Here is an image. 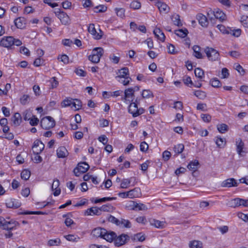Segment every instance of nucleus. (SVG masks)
Listing matches in <instances>:
<instances>
[{"label":"nucleus","instance_id":"nucleus-44","mask_svg":"<svg viewBox=\"0 0 248 248\" xmlns=\"http://www.w3.org/2000/svg\"><path fill=\"white\" fill-rule=\"evenodd\" d=\"M172 20L174 25L178 26H181L182 24L181 22L180 16L178 15H174L172 16Z\"/></svg>","mask_w":248,"mask_h":248},{"label":"nucleus","instance_id":"nucleus-5","mask_svg":"<svg viewBox=\"0 0 248 248\" xmlns=\"http://www.w3.org/2000/svg\"><path fill=\"white\" fill-rule=\"evenodd\" d=\"M89 165L86 162L78 163V167L74 170V173L77 176H79L81 173L86 172L89 169Z\"/></svg>","mask_w":248,"mask_h":248},{"label":"nucleus","instance_id":"nucleus-1","mask_svg":"<svg viewBox=\"0 0 248 248\" xmlns=\"http://www.w3.org/2000/svg\"><path fill=\"white\" fill-rule=\"evenodd\" d=\"M19 223L18 222L9 218L6 220L3 217L0 216V228L7 231H12L16 229V226Z\"/></svg>","mask_w":248,"mask_h":248},{"label":"nucleus","instance_id":"nucleus-22","mask_svg":"<svg viewBox=\"0 0 248 248\" xmlns=\"http://www.w3.org/2000/svg\"><path fill=\"white\" fill-rule=\"evenodd\" d=\"M15 24L17 28L23 29L26 25L25 20L24 18L18 17L15 20Z\"/></svg>","mask_w":248,"mask_h":248},{"label":"nucleus","instance_id":"nucleus-49","mask_svg":"<svg viewBox=\"0 0 248 248\" xmlns=\"http://www.w3.org/2000/svg\"><path fill=\"white\" fill-rule=\"evenodd\" d=\"M230 76V73L228 69L223 68L221 71V78L222 79L227 78Z\"/></svg>","mask_w":248,"mask_h":248},{"label":"nucleus","instance_id":"nucleus-14","mask_svg":"<svg viewBox=\"0 0 248 248\" xmlns=\"http://www.w3.org/2000/svg\"><path fill=\"white\" fill-rule=\"evenodd\" d=\"M57 16L62 24L64 25H67L70 23V18L64 12H60L57 15Z\"/></svg>","mask_w":248,"mask_h":248},{"label":"nucleus","instance_id":"nucleus-16","mask_svg":"<svg viewBox=\"0 0 248 248\" xmlns=\"http://www.w3.org/2000/svg\"><path fill=\"white\" fill-rule=\"evenodd\" d=\"M128 192L129 198L130 199L140 197L141 195V190L139 187H135L134 189L128 191Z\"/></svg>","mask_w":248,"mask_h":248},{"label":"nucleus","instance_id":"nucleus-19","mask_svg":"<svg viewBox=\"0 0 248 248\" xmlns=\"http://www.w3.org/2000/svg\"><path fill=\"white\" fill-rule=\"evenodd\" d=\"M235 145L237 153L239 155H242V153L243 152V150L244 147V143L240 138L236 139Z\"/></svg>","mask_w":248,"mask_h":248},{"label":"nucleus","instance_id":"nucleus-37","mask_svg":"<svg viewBox=\"0 0 248 248\" xmlns=\"http://www.w3.org/2000/svg\"><path fill=\"white\" fill-rule=\"evenodd\" d=\"M217 27L223 34H229L230 33L231 29L229 28H226L223 25H218Z\"/></svg>","mask_w":248,"mask_h":248},{"label":"nucleus","instance_id":"nucleus-29","mask_svg":"<svg viewBox=\"0 0 248 248\" xmlns=\"http://www.w3.org/2000/svg\"><path fill=\"white\" fill-rule=\"evenodd\" d=\"M189 247L190 248H202V243L200 241L194 240L189 242Z\"/></svg>","mask_w":248,"mask_h":248},{"label":"nucleus","instance_id":"nucleus-53","mask_svg":"<svg viewBox=\"0 0 248 248\" xmlns=\"http://www.w3.org/2000/svg\"><path fill=\"white\" fill-rule=\"evenodd\" d=\"M111 208L112 206L110 204H107L103 205L101 207L99 208V209L100 210V212L101 213L102 211L108 212L111 209Z\"/></svg>","mask_w":248,"mask_h":248},{"label":"nucleus","instance_id":"nucleus-57","mask_svg":"<svg viewBox=\"0 0 248 248\" xmlns=\"http://www.w3.org/2000/svg\"><path fill=\"white\" fill-rule=\"evenodd\" d=\"M130 80L131 78L129 77H126L118 78L119 81L123 83L124 85H127L129 83Z\"/></svg>","mask_w":248,"mask_h":248},{"label":"nucleus","instance_id":"nucleus-28","mask_svg":"<svg viewBox=\"0 0 248 248\" xmlns=\"http://www.w3.org/2000/svg\"><path fill=\"white\" fill-rule=\"evenodd\" d=\"M199 165V163L197 160H194L190 162L187 165V168L193 171H195L197 170L198 166Z\"/></svg>","mask_w":248,"mask_h":248},{"label":"nucleus","instance_id":"nucleus-21","mask_svg":"<svg viewBox=\"0 0 248 248\" xmlns=\"http://www.w3.org/2000/svg\"><path fill=\"white\" fill-rule=\"evenodd\" d=\"M117 237L116 233L113 232H108L106 230V232L102 238L105 239L108 242H111L114 240L115 238Z\"/></svg>","mask_w":248,"mask_h":248},{"label":"nucleus","instance_id":"nucleus-40","mask_svg":"<svg viewBox=\"0 0 248 248\" xmlns=\"http://www.w3.org/2000/svg\"><path fill=\"white\" fill-rule=\"evenodd\" d=\"M183 81L186 86L191 87L193 85V83L191 79V78L187 76H185L183 77Z\"/></svg>","mask_w":248,"mask_h":248},{"label":"nucleus","instance_id":"nucleus-11","mask_svg":"<svg viewBox=\"0 0 248 248\" xmlns=\"http://www.w3.org/2000/svg\"><path fill=\"white\" fill-rule=\"evenodd\" d=\"M5 204L7 208H18L21 206V203L20 202L13 198L7 199Z\"/></svg>","mask_w":248,"mask_h":248},{"label":"nucleus","instance_id":"nucleus-12","mask_svg":"<svg viewBox=\"0 0 248 248\" xmlns=\"http://www.w3.org/2000/svg\"><path fill=\"white\" fill-rule=\"evenodd\" d=\"M221 186L223 187L237 186V183L234 178L227 179L221 183Z\"/></svg>","mask_w":248,"mask_h":248},{"label":"nucleus","instance_id":"nucleus-6","mask_svg":"<svg viewBox=\"0 0 248 248\" xmlns=\"http://www.w3.org/2000/svg\"><path fill=\"white\" fill-rule=\"evenodd\" d=\"M88 31L93 36V37L96 40H99L101 38L103 33L100 30L97 31L95 28V26L93 24H90L88 28Z\"/></svg>","mask_w":248,"mask_h":248},{"label":"nucleus","instance_id":"nucleus-56","mask_svg":"<svg viewBox=\"0 0 248 248\" xmlns=\"http://www.w3.org/2000/svg\"><path fill=\"white\" fill-rule=\"evenodd\" d=\"M20 102L23 105H25L29 103L30 100V96L28 94H24L22 97L20 98Z\"/></svg>","mask_w":248,"mask_h":248},{"label":"nucleus","instance_id":"nucleus-61","mask_svg":"<svg viewBox=\"0 0 248 248\" xmlns=\"http://www.w3.org/2000/svg\"><path fill=\"white\" fill-rule=\"evenodd\" d=\"M149 148L148 144L145 141H142L140 144V150L142 152H145Z\"/></svg>","mask_w":248,"mask_h":248},{"label":"nucleus","instance_id":"nucleus-32","mask_svg":"<svg viewBox=\"0 0 248 248\" xmlns=\"http://www.w3.org/2000/svg\"><path fill=\"white\" fill-rule=\"evenodd\" d=\"M152 225L154 226L157 228H163L164 227V222L156 219H153L151 221Z\"/></svg>","mask_w":248,"mask_h":248},{"label":"nucleus","instance_id":"nucleus-24","mask_svg":"<svg viewBox=\"0 0 248 248\" xmlns=\"http://www.w3.org/2000/svg\"><path fill=\"white\" fill-rule=\"evenodd\" d=\"M198 19L199 23L202 27H207L208 25V21L206 17L202 14H199L198 15Z\"/></svg>","mask_w":248,"mask_h":248},{"label":"nucleus","instance_id":"nucleus-59","mask_svg":"<svg viewBox=\"0 0 248 248\" xmlns=\"http://www.w3.org/2000/svg\"><path fill=\"white\" fill-rule=\"evenodd\" d=\"M167 47L168 52L169 53L172 54L177 53L178 51L175 49V46L173 45L170 44L167 46Z\"/></svg>","mask_w":248,"mask_h":248},{"label":"nucleus","instance_id":"nucleus-27","mask_svg":"<svg viewBox=\"0 0 248 248\" xmlns=\"http://www.w3.org/2000/svg\"><path fill=\"white\" fill-rule=\"evenodd\" d=\"M129 70L127 67H124L120 69L118 73V76L116 77L118 78H124L128 76Z\"/></svg>","mask_w":248,"mask_h":248},{"label":"nucleus","instance_id":"nucleus-54","mask_svg":"<svg viewBox=\"0 0 248 248\" xmlns=\"http://www.w3.org/2000/svg\"><path fill=\"white\" fill-rule=\"evenodd\" d=\"M115 199H116V198H115V197H112V198L104 197L103 198L95 200L94 201V203H97L101 202H105L106 201H112V200H115Z\"/></svg>","mask_w":248,"mask_h":248},{"label":"nucleus","instance_id":"nucleus-33","mask_svg":"<svg viewBox=\"0 0 248 248\" xmlns=\"http://www.w3.org/2000/svg\"><path fill=\"white\" fill-rule=\"evenodd\" d=\"M82 107L81 102L78 99H73L72 108L75 110H79Z\"/></svg>","mask_w":248,"mask_h":248},{"label":"nucleus","instance_id":"nucleus-45","mask_svg":"<svg viewBox=\"0 0 248 248\" xmlns=\"http://www.w3.org/2000/svg\"><path fill=\"white\" fill-rule=\"evenodd\" d=\"M61 243V240L59 238H56L49 240L48 241L47 244L49 246H55L60 245Z\"/></svg>","mask_w":248,"mask_h":248},{"label":"nucleus","instance_id":"nucleus-26","mask_svg":"<svg viewBox=\"0 0 248 248\" xmlns=\"http://www.w3.org/2000/svg\"><path fill=\"white\" fill-rule=\"evenodd\" d=\"M138 106L135 103H131L128 108V112L131 113L134 117H136V114L138 110Z\"/></svg>","mask_w":248,"mask_h":248},{"label":"nucleus","instance_id":"nucleus-64","mask_svg":"<svg viewBox=\"0 0 248 248\" xmlns=\"http://www.w3.org/2000/svg\"><path fill=\"white\" fill-rule=\"evenodd\" d=\"M201 118L204 122L208 123L211 120V116L208 114H202L201 115Z\"/></svg>","mask_w":248,"mask_h":248},{"label":"nucleus","instance_id":"nucleus-62","mask_svg":"<svg viewBox=\"0 0 248 248\" xmlns=\"http://www.w3.org/2000/svg\"><path fill=\"white\" fill-rule=\"evenodd\" d=\"M121 222L122 225V226H121V227H125L128 228L131 227V223L130 221L128 220H125L121 218Z\"/></svg>","mask_w":248,"mask_h":248},{"label":"nucleus","instance_id":"nucleus-47","mask_svg":"<svg viewBox=\"0 0 248 248\" xmlns=\"http://www.w3.org/2000/svg\"><path fill=\"white\" fill-rule=\"evenodd\" d=\"M65 238L69 241L78 242L79 240V237L77 235L73 234H68L65 236Z\"/></svg>","mask_w":248,"mask_h":248},{"label":"nucleus","instance_id":"nucleus-13","mask_svg":"<svg viewBox=\"0 0 248 248\" xmlns=\"http://www.w3.org/2000/svg\"><path fill=\"white\" fill-rule=\"evenodd\" d=\"M129 238V236L126 234H122L114 239L115 245L116 246L119 247L125 244L126 240Z\"/></svg>","mask_w":248,"mask_h":248},{"label":"nucleus","instance_id":"nucleus-31","mask_svg":"<svg viewBox=\"0 0 248 248\" xmlns=\"http://www.w3.org/2000/svg\"><path fill=\"white\" fill-rule=\"evenodd\" d=\"M132 179V178H131L130 179H124L122 180L120 185V188L124 189L128 188L130 186Z\"/></svg>","mask_w":248,"mask_h":248},{"label":"nucleus","instance_id":"nucleus-39","mask_svg":"<svg viewBox=\"0 0 248 248\" xmlns=\"http://www.w3.org/2000/svg\"><path fill=\"white\" fill-rule=\"evenodd\" d=\"M194 73L195 76L200 79H202L204 77V72L200 68H196Z\"/></svg>","mask_w":248,"mask_h":248},{"label":"nucleus","instance_id":"nucleus-43","mask_svg":"<svg viewBox=\"0 0 248 248\" xmlns=\"http://www.w3.org/2000/svg\"><path fill=\"white\" fill-rule=\"evenodd\" d=\"M233 68L241 75H244L245 74V70L244 68L238 63H234Z\"/></svg>","mask_w":248,"mask_h":248},{"label":"nucleus","instance_id":"nucleus-2","mask_svg":"<svg viewBox=\"0 0 248 248\" xmlns=\"http://www.w3.org/2000/svg\"><path fill=\"white\" fill-rule=\"evenodd\" d=\"M104 53L101 47H95L92 50V54L88 57L89 60L93 63H98Z\"/></svg>","mask_w":248,"mask_h":248},{"label":"nucleus","instance_id":"nucleus-25","mask_svg":"<svg viewBox=\"0 0 248 248\" xmlns=\"http://www.w3.org/2000/svg\"><path fill=\"white\" fill-rule=\"evenodd\" d=\"M193 55L197 59H202V55L201 51V47L197 45L193 46Z\"/></svg>","mask_w":248,"mask_h":248},{"label":"nucleus","instance_id":"nucleus-50","mask_svg":"<svg viewBox=\"0 0 248 248\" xmlns=\"http://www.w3.org/2000/svg\"><path fill=\"white\" fill-rule=\"evenodd\" d=\"M58 59L64 64H68L69 62V57L65 54L59 56Z\"/></svg>","mask_w":248,"mask_h":248},{"label":"nucleus","instance_id":"nucleus-4","mask_svg":"<svg viewBox=\"0 0 248 248\" xmlns=\"http://www.w3.org/2000/svg\"><path fill=\"white\" fill-rule=\"evenodd\" d=\"M41 127L44 129H49L55 125V121L50 116H46L43 118L40 122Z\"/></svg>","mask_w":248,"mask_h":248},{"label":"nucleus","instance_id":"nucleus-8","mask_svg":"<svg viewBox=\"0 0 248 248\" xmlns=\"http://www.w3.org/2000/svg\"><path fill=\"white\" fill-rule=\"evenodd\" d=\"M45 145L40 140H36L34 141L32 150L34 154H40L44 150Z\"/></svg>","mask_w":248,"mask_h":248},{"label":"nucleus","instance_id":"nucleus-48","mask_svg":"<svg viewBox=\"0 0 248 248\" xmlns=\"http://www.w3.org/2000/svg\"><path fill=\"white\" fill-rule=\"evenodd\" d=\"M210 84L214 87L218 88L221 86V83L217 78H213L210 80Z\"/></svg>","mask_w":248,"mask_h":248},{"label":"nucleus","instance_id":"nucleus-7","mask_svg":"<svg viewBox=\"0 0 248 248\" xmlns=\"http://www.w3.org/2000/svg\"><path fill=\"white\" fill-rule=\"evenodd\" d=\"M210 13L211 14L213 13L215 17L218 19L220 21H223L226 19V15L219 9L217 8L214 9V11L210 10L208 12V16L209 15Z\"/></svg>","mask_w":248,"mask_h":248},{"label":"nucleus","instance_id":"nucleus-63","mask_svg":"<svg viewBox=\"0 0 248 248\" xmlns=\"http://www.w3.org/2000/svg\"><path fill=\"white\" fill-rule=\"evenodd\" d=\"M49 85L51 86L52 88H54L57 87L58 84V82L56 80V78L53 77L50 78L49 81Z\"/></svg>","mask_w":248,"mask_h":248},{"label":"nucleus","instance_id":"nucleus-20","mask_svg":"<svg viewBox=\"0 0 248 248\" xmlns=\"http://www.w3.org/2000/svg\"><path fill=\"white\" fill-rule=\"evenodd\" d=\"M101 213L99 208L96 207H93L92 208L88 209L85 212V215L86 216H93V215H100Z\"/></svg>","mask_w":248,"mask_h":248},{"label":"nucleus","instance_id":"nucleus-52","mask_svg":"<svg viewBox=\"0 0 248 248\" xmlns=\"http://www.w3.org/2000/svg\"><path fill=\"white\" fill-rule=\"evenodd\" d=\"M184 149V145L182 144H179L174 147V151L177 154L181 153Z\"/></svg>","mask_w":248,"mask_h":248},{"label":"nucleus","instance_id":"nucleus-42","mask_svg":"<svg viewBox=\"0 0 248 248\" xmlns=\"http://www.w3.org/2000/svg\"><path fill=\"white\" fill-rule=\"evenodd\" d=\"M130 7L134 10L139 9L141 7V3L138 0H133L131 2Z\"/></svg>","mask_w":248,"mask_h":248},{"label":"nucleus","instance_id":"nucleus-30","mask_svg":"<svg viewBox=\"0 0 248 248\" xmlns=\"http://www.w3.org/2000/svg\"><path fill=\"white\" fill-rule=\"evenodd\" d=\"M188 33V31L186 29H180L177 30L175 31V34L181 38H185L186 36H187Z\"/></svg>","mask_w":248,"mask_h":248},{"label":"nucleus","instance_id":"nucleus-36","mask_svg":"<svg viewBox=\"0 0 248 248\" xmlns=\"http://www.w3.org/2000/svg\"><path fill=\"white\" fill-rule=\"evenodd\" d=\"M215 142L217 147L219 148L223 147L225 146L226 143L225 139H222L221 137H218L216 138Z\"/></svg>","mask_w":248,"mask_h":248},{"label":"nucleus","instance_id":"nucleus-58","mask_svg":"<svg viewBox=\"0 0 248 248\" xmlns=\"http://www.w3.org/2000/svg\"><path fill=\"white\" fill-rule=\"evenodd\" d=\"M241 22L244 27L248 28V16H242L241 18Z\"/></svg>","mask_w":248,"mask_h":248},{"label":"nucleus","instance_id":"nucleus-9","mask_svg":"<svg viewBox=\"0 0 248 248\" xmlns=\"http://www.w3.org/2000/svg\"><path fill=\"white\" fill-rule=\"evenodd\" d=\"M14 45V38L12 36L3 37L0 41V45L5 47H9Z\"/></svg>","mask_w":248,"mask_h":248},{"label":"nucleus","instance_id":"nucleus-15","mask_svg":"<svg viewBox=\"0 0 248 248\" xmlns=\"http://www.w3.org/2000/svg\"><path fill=\"white\" fill-rule=\"evenodd\" d=\"M106 230L102 228H96L94 229L92 232V234L95 237L102 238L105 234Z\"/></svg>","mask_w":248,"mask_h":248},{"label":"nucleus","instance_id":"nucleus-55","mask_svg":"<svg viewBox=\"0 0 248 248\" xmlns=\"http://www.w3.org/2000/svg\"><path fill=\"white\" fill-rule=\"evenodd\" d=\"M241 32L242 31L240 29H237L233 30H231L230 33L234 37H238L241 35Z\"/></svg>","mask_w":248,"mask_h":248},{"label":"nucleus","instance_id":"nucleus-18","mask_svg":"<svg viewBox=\"0 0 248 248\" xmlns=\"http://www.w3.org/2000/svg\"><path fill=\"white\" fill-rule=\"evenodd\" d=\"M56 152L58 158H64L66 157L69 154L67 149L64 146L59 147L57 149Z\"/></svg>","mask_w":248,"mask_h":248},{"label":"nucleus","instance_id":"nucleus-51","mask_svg":"<svg viewBox=\"0 0 248 248\" xmlns=\"http://www.w3.org/2000/svg\"><path fill=\"white\" fill-rule=\"evenodd\" d=\"M94 9L96 13H103L107 11V7L104 5H99L96 6Z\"/></svg>","mask_w":248,"mask_h":248},{"label":"nucleus","instance_id":"nucleus-3","mask_svg":"<svg viewBox=\"0 0 248 248\" xmlns=\"http://www.w3.org/2000/svg\"><path fill=\"white\" fill-rule=\"evenodd\" d=\"M208 59L211 61H217L220 59L218 52L213 48L206 47L204 49Z\"/></svg>","mask_w":248,"mask_h":248},{"label":"nucleus","instance_id":"nucleus-23","mask_svg":"<svg viewBox=\"0 0 248 248\" xmlns=\"http://www.w3.org/2000/svg\"><path fill=\"white\" fill-rule=\"evenodd\" d=\"M12 121L15 126H17L21 123V117L19 113H16L12 118Z\"/></svg>","mask_w":248,"mask_h":248},{"label":"nucleus","instance_id":"nucleus-17","mask_svg":"<svg viewBox=\"0 0 248 248\" xmlns=\"http://www.w3.org/2000/svg\"><path fill=\"white\" fill-rule=\"evenodd\" d=\"M155 37L160 41L163 42L165 40V36L162 31L159 28H155L153 31Z\"/></svg>","mask_w":248,"mask_h":248},{"label":"nucleus","instance_id":"nucleus-41","mask_svg":"<svg viewBox=\"0 0 248 248\" xmlns=\"http://www.w3.org/2000/svg\"><path fill=\"white\" fill-rule=\"evenodd\" d=\"M31 176V172L28 170H24L21 173V177L22 179L27 180Z\"/></svg>","mask_w":248,"mask_h":248},{"label":"nucleus","instance_id":"nucleus-38","mask_svg":"<svg viewBox=\"0 0 248 248\" xmlns=\"http://www.w3.org/2000/svg\"><path fill=\"white\" fill-rule=\"evenodd\" d=\"M73 100L72 98H66L61 103V106L62 107L70 106L72 108Z\"/></svg>","mask_w":248,"mask_h":248},{"label":"nucleus","instance_id":"nucleus-60","mask_svg":"<svg viewBox=\"0 0 248 248\" xmlns=\"http://www.w3.org/2000/svg\"><path fill=\"white\" fill-rule=\"evenodd\" d=\"M30 120V124L31 125L34 126L38 124L39 123V119L35 116H32L31 118L28 119Z\"/></svg>","mask_w":248,"mask_h":248},{"label":"nucleus","instance_id":"nucleus-35","mask_svg":"<svg viewBox=\"0 0 248 248\" xmlns=\"http://www.w3.org/2000/svg\"><path fill=\"white\" fill-rule=\"evenodd\" d=\"M217 129L221 133H225L228 130V126L225 124H219L217 125Z\"/></svg>","mask_w":248,"mask_h":248},{"label":"nucleus","instance_id":"nucleus-10","mask_svg":"<svg viewBox=\"0 0 248 248\" xmlns=\"http://www.w3.org/2000/svg\"><path fill=\"white\" fill-rule=\"evenodd\" d=\"M155 6L158 8L161 13H167L169 11V7L164 2L160 0H156L155 2Z\"/></svg>","mask_w":248,"mask_h":248},{"label":"nucleus","instance_id":"nucleus-34","mask_svg":"<svg viewBox=\"0 0 248 248\" xmlns=\"http://www.w3.org/2000/svg\"><path fill=\"white\" fill-rule=\"evenodd\" d=\"M133 209H138L139 210H145L147 209L145 205L142 203H137L134 202H132Z\"/></svg>","mask_w":248,"mask_h":248},{"label":"nucleus","instance_id":"nucleus-46","mask_svg":"<svg viewBox=\"0 0 248 248\" xmlns=\"http://www.w3.org/2000/svg\"><path fill=\"white\" fill-rule=\"evenodd\" d=\"M115 11L117 16H119L120 17H121L122 18H123L124 17L125 10L124 8H116L115 9Z\"/></svg>","mask_w":248,"mask_h":248}]
</instances>
